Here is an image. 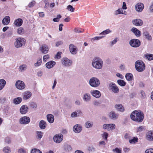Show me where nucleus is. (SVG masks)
Masks as SVG:
<instances>
[{"mask_svg":"<svg viewBox=\"0 0 153 153\" xmlns=\"http://www.w3.org/2000/svg\"><path fill=\"white\" fill-rule=\"evenodd\" d=\"M130 117L133 120L137 122H141L143 120L144 114L140 110H135L131 114Z\"/></svg>","mask_w":153,"mask_h":153,"instance_id":"nucleus-1","label":"nucleus"},{"mask_svg":"<svg viewBox=\"0 0 153 153\" xmlns=\"http://www.w3.org/2000/svg\"><path fill=\"white\" fill-rule=\"evenodd\" d=\"M91 65L96 69H101L103 67V61L99 57H94L92 60Z\"/></svg>","mask_w":153,"mask_h":153,"instance_id":"nucleus-2","label":"nucleus"},{"mask_svg":"<svg viewBox=\"0 0 153 153\" xmlns=\"http://www.w3.org/2000/svg\"><path fill=\"white\" fill-rule=\"evenodd\" d=\"M135 66L136 70L139 72H142L145 69V65L141 60L136 61L135 63Z\"/></svg>","mask_w":153,"mask_h":153,"instance_id":"nucleus-3","label":"nucleus"},{"mask_svg":"<svg viewBox=\"0 0 153 153\" xmlns=\"http://www.w3.org/2000/svg\"><path fill=\"white\" fill-rule=\"evenodd\" d=\"M89 85L92 87L97 88L99 87L100 84L99 79L96 77H91L89 81Z\"/></svg>","mask_w":153,"mask_h":153,"instance_id":"nucleus-4","label":"nucleus"},{"mask_svg":"<svg viewBox=\"0 0 153 153\" xmlns=\"http://www.w3.org/2000/svg\"><path fill=\"white\" fill-rule=\"evenodd\" d=\"M25 40L23 38H19L15 40L14 42V46L15 47L19 48L25 45Z\"/></svg>","mask_w":153,"mask_h":153,"instance_id":"nucleus-5","label":"nucleus"},{"mask_svg":"<svg viewBox=\"0 0 153 153\" xmlns=\"http://www.w3.org/2000/svg\"><path fill=\"white\" fill-rule=\"evenodd\" d=\"M108 88L114 93H117L119 92V89L115 83L110 82L108 85Z\"/></svg>","mask_w":153,"mask_h":153,"instance_id":"nucleus-6","label":"nucleus"},{"mask_svg":"<svg viewBox=\"0 0 153 153\" xmlns=\"http://www.w3.org/2000/svg\"><path fill=\"white\" fill-rule=\"evenodd\" d=\"M130 45L133 48H137L140 45V42L138 39H133L131 40L129 42Z\"/></svg>","mask_w":153,"mask_h":153,"instance_id":"nucleus-7","label":"nucleus"},{"mask_svg":"<svg viewBox=\"0 0 153 153\" xmlns=\"http://www.w3.org/2000/svg\"><path fill=\"white\" fill-rule=\"evenodd\" d=\"M72 60L69 59L67 58H63L62 59V64L64 67H70L72 65Z\"/></svg>","mask_w":153,"mask_h":153,"instance_id":"nucleus-8","label":"nucleus"},{"mask_svg":"<svg viewBox=\"0 0 153 153\" xmlns=\"http://www.w3.org/2000/svg\"><path fill=\"white\" fill-rule=\"evenodd\" d=\"M15 86L17 89L19 90H22L25 88L26 86L23 81L18 80L15 83Z\"/></svg>","mask_w":153,"mask_h":153,"instance_id":"nucleus-9","label":"nucleus"},{"mask_svg":"<svg viewBox=\"0 0 153 153\" xmlns=\"http://www.w3.org/2000/svg\"><path fill=\"white\" fill-rule=\"evenodd\" d=\"M30 120V117L27 116H24L21 117L19 120V123L21 124L26 125L29 123Z\"/></svg>","mask_w":153,"mask_h":153,"instance_id":"nucleus-10","label":"nucleus"},{"mask_svg":"<svg viewBox=\"0 0 153 153\" xmlns=\"http://www.w3.org/2000/svg\"><path fill=\"white\" fill-rule=\"evenodd\" d=\"M63 139V136L62 134H56L53 137L54 141L57 143H60Z\"/></svg>","mask_w":153,"mask_h":153,"instance_id":"nucleus-11","label":"nucleus"},{"mask_svg":"<svg viewBox=\"0 0 153 153\" xmlns=\"http://www.w3.org/2000/svg\"><path fill=\"white\" fill-rule=\"evenodd\" d=\"M32 95V93L30 91H26L23 93L22 97L24 100H27L31 97Z\"/></svg>","mask_w":153,"mask_h":153,"instance_id":"nucleus-12","label":"nucleus"},{"mask_svg":"<svg viewBox=\"0 0 153 153\" xmlns=\"http://www.w3.org/2000/svg\"><path fill=\"white\" fill-rule=\"evenodd\" d=\"M109 118L111 120H116L118 119L119 114L116 113L114 111H112L110 112L109 114Z\"/></svg>","mask_w":153,"mask_h":153,"instance_id":"nucleus-13","label":"nucleus"},{"mask_svg":"<svg viewBox=\"0 0 153 153\" xmlns=\"http://www.w3.org/2000/svg\"><path fill=\"white\" fill-rule=\"evenodd\" d=\"M144 7V4L141 3H139L135 6V9L136 11L139 12H141Z\"/></svg>","mask_w":153,"mask_h":153,"instance_id":"nucleus-14","label":"nucleus"},{"mask_svg":"<svg viewBox=\"0 0 153 153\" xmlns=\"http://www.w3.org/2000/svg\"><path fill=\"white\" fill-rule=\"evenodd\" d=\"M90 93L92 96L97 98H99L101 95L100 92L97 90H91L90 91Z\"/></svg>","mask_w":153,"mask_h":153,"instance_id":"nucleus-15","label":"nucleus"},{"mask_svg":"<svg viewBox=\"0 0 153 153\" xmlns=\"http://www.w3.org/2000/svg\"><path fill=\"white\" fill-rule=\"evenodd\" d=\"M132 24L134 25L140 26L143 25V21L140 19H134L132 21Z\"/></svg>","mask_w":153,"mask_h":153,"instance_id":"nucleus-16","label":"nucleus"},{"mask_svg":"<svg viewBox=\"0 0 153 153\" xmlns=\"http://www.w3.org/2000/svg\"><path fill=\"white\" fill-rule=\"evenodd\" d=\"M82 112L81 110H77L72 112L71 114V117L72 118H75L79 117V115H82Z\"/></svg>","mask_w":153,"mask_h":153,"instance_id":"nucleus-17","label":"nucleus"},{"mask_svg":"<svg viewBox=\"0 0 153 153\" xmlns=\"http://www.w3.org/2000/svg\"><path fill=\"white\" fill-rule=\"evenodd\" d=\"M74 131L76 133H78L82 130V126L80 124H76L73 127Z\"/></svg>","mask_w":153,"mask_h":153,"instance_id":"nucleus-18","label":"nucleus"},{"mask_svg":"<svg viewBox=\"0 0 153 153\" xmlns=\"http://www.w3.org/2000/svg\"><path fill=\"white\" fill-rule=\"evenodd\" d=\"M28 107L27 105H22L20 109V113L22 114H25L28 112Z\"/></svg>","mask_w":153,"mask_h":153,"instance_id":"nucleus-19","label":"nucleus"},{"mask_svg":"<svg viewBox=\"0 0 153 153\" xmlns=\"http://www.w3.org/2000/svg\"><path fill=\"white\" fill-rule=\"evenodd\" d=\"M49 48L47 45L44 44L42 45L40 48V50L42 53L45 54L48 53Z\"/></svg>","mask_w":153,"mask_h":153,"instance_id":"nucleus-20","label":"nucleus"},{"mask_svg":"<svg viewBox=\"0 0 153 153\" xmlns=\"http://www.w3.org/2000/svg\"><path fill=\"white\" fill-rule=\"evenodd\" d=\"M69 48L70 51L72 54H75L76 53L77 51V48L76 46L71 44L69 45Z\"/></svg>","mask_w":153,"mask_h":153,"instance_id":"nucleus-21","label":"nucleus"},{"mask_svg":"<svg viewBox=\"0 0 153 153\" xmlns=\"http://www.w3.org/2000/svg\"><path fill=\"white\" fill-rule=\"evenodd\" d=\"M131 31L137 37H140L141 35V31L135 27L132 28L131 29Z\"/></svg>","mask_w":153,"mask_h":153,"instance_id":"nucleus-22","label":"nucleus"},{"mask_svg":"<svg viewBox=\"0 0 153 153\" xmlns=\"http://www.w3.org/2000/svg\"><path fill=\"white\" fill-rule=\"evenodd\" d=\"M82 98L85 102H88L90 100L91 97L89 93H86L83 94Z\"/></svg>","mask_w":153,"mask_h":153,"instance_id":"nucleus-23","label":"nucleus"},{"mask_svg":"<svg viewBox=\"0 0 153 153\" xmlns=\"http://www.w3.org/2000/svg\"><path fill=\"white\" fill-rule=\"evenodd\" d=\"M146 138L149 141H153V131H149L147 133Z\"/></svg>","mask_w":153,"mask_h":153,"instance_id":"nucleus-24","label":"nucleus"},{"mask_svg":"<svg viewBox=\"0 0 153 153\" xmlns=\"http://www.w3.org/2000/svg\"><path fill=\"white\" fill-rule=\"evenodd\" d=\"M115 107L116 110L120 112H123L125 111V109L122 104H116L115 106Z\"/></svg>","mask_w":153,"mask_h":153,"instance_id":"nucleus-25","label":"nucleus"},{"mask_svg":"<svg viewBox=\"0 0 153 153\" xmlns=\"http://www.w3.org/2000/svg\"><path fill=\"white\" fill-rule=\"evenodd\" d=\"M10 18L9 16H6L2 20V23L4 25H7L10 23Z\"/></svg>","mask_w":153,"mask_h":153,"instance_id":"nucleus-26","label":"nucleus"},{"mask_svg":"<svg viewBox=\"0 0 153 153\" xmlns=\"http://www.w3.org/2000/svg\"><path fill=\"white\" fill-rule=\"evenodd\" d=\"M27 68V67L26 64H22L19 66L18 70L19 72H22L26 70Z\"/></svg>","mask_w":153,"mask_h":153,"instance_id":"nucleus-27","label":"nucleus"},{"mask_svg":"<svg viewBox=\"0 0 153 153\" xmlns=\"http://www.w3.org/2000/svg\"><path fill=\"white\" fill-rule=\"evenodd\" d=\"M47 118L48 121L50 123H52L53 122L54 120V117L52 114H49L47 115Z\"/></svg>","mask_w":153,"mask_h":153,"instance_id":"nucleus-28","label":"nucleus"},{"mask_svg":"<svg viewBox=\"0 0 153 153\" xmlns=\"http://www.w3.org/2000/svg\"><path fill=\"white\" fill-rule=\"evenodd\" d=\"M56 62L54 61H50L46 64V67L50 69L52 68L56 64Z\"/></svg>","mask_w":153,"mask_h":153,"instance_id":"nucleus-29","label":"nucleus"},{"mask_svg":"<svg viewBox=\"0 0 153 153\" xmlns=\"http://www.w3.org/2000/svg\"><path fill=\"white\" fill-rule=\"evenodd\" d=\"M47 124L46 122L43 120H41L39 123V127L42 129H45L46 126Z\"/></svg>","mask_w":153,"mask_h":153,"instance_id":"nucleus-30","label":"nucleus"},{"mask_svg":"<svg viewBox=\"0 0 153 153\" xmlns=\"http://www.w3.org/2000/svg\"><path fill=\"white\" fill-rule=\"evenodd\" d=\"M144 58L149 61L153 60V54L150 53H146L144 55Z\"/></svg>","mask_w":153,"mask_h":153,"instance_id":"nucleus-31","label":"nucleus"},{"mask_svg":"<svg viewBox=\"0 0 153 153\" xmlns=\"http://www.w3.org/2000/svg\"><path fill=\"white\" fill-rule=\"evenodd\" d=\"M23 22V20L22 19L19 18L15 21L14 24L16 26H20L22 25Z\"/></svg>","mask_w":153,"mask_h":153,"instance_id":"nucleus-32","label":"nucleus"},{"mask_svg":"<svg viewBox=\"0 0 153 153\" xmlns=\"http://www.w3.org/2000/svg\"><path fill=\"white\" fill-rule=\"evenodd\" d=\"M143 34V36H145V38L148 40H151L152 39L151 36L147 31H144Z\"/></svg>","mask_w":153,"mask_h":153,"instance_id":"nucleus-33","label":"nucleus"},{"mask_svg":"<svg viewBox=\"0 0 153 153\" xmlns=\"http://www.w3.org/2000/svg\"><path fill=\"white\" fill-rule=\"evenodd\" d=\"M43 136V133L42 132L40 131H36V138L39 140H40Z\"/></svg>","mask_w":153,"mask_h":153,"instance_id":"nucleus-34","label":"nucleus"},{"mask_svg":"<svg viewBox=\"0 0 153 153\" xmlns=\"http://www.w3.org/2000/svg\"><path fill=\"white\" fill-rule=\"evenodd\" d=\"M6 84V81L3 79H0V91L2 90Z\"/></svg>","mask_w":153,"mask_h":153,"instance_id":"nucleus-35","label":"nucleus"},{"mask_svg":"<svg viewBox=\"0 0 153 153\" xmlns=\"http://www.w3.org/2000/svg\"><path fill=\"white\" fill-rule=\"evenodd\" d=\"M22 100V99L21 97H18L14 99L13 102L15 104H18L21 102Z\"/></svg>","mask_w":153,"mask_h":153,"instance_id":"nucleus-36","label":"nucleus"},{"mask_svg":"<svg viewBox=\"0 0 153 153\" xmlns=\"http://www.w3.org/2000/svg\"><path fill=\"white\" fill-rule=\"evenodd\" d=\"M93 123L92 122L88 121L85 124V127L87 128H89L92 127Z\"/></svg>","mask_w":153,"mask_h":153,"instance_id":"nucleus-37","label":"nucleus"},{"mask_svg":"<svg viewBox=\"0 0 153 153\" xmlns=\"http://www.w3.org/2000/svg\"><path fill=\"white\" fill-rule=\"evenodd\" d=\"M125 77L126 79L128 81H131L133 79V76L132 74L130 73H128L126 74Z\"/></svg>","mask_w":153,"mask_h":153,"instance_id":"nucleus-38","label":"nucleus"},{"mask_svg":"<svg viewBox=\"0 0 153 153\" xmlns=\"http://www.w3.org/2000/svg\"><path fill=\"white\" fill-rule=\"evenodd\" d=\"M117 83L120 86L123 87L126 85V82L124 80L121 79H118L117 80Z\"/></svg>","mask_w":153,"mask_h":153,"instance_id":"nucleus-39","label":"nucleus"},{"mask_svg":"<svg viewBox=\"0 0 153 153\" xmlns=\"http://www.w3.org/2000/svg\"><path fill=\"white\" fill-rule=\"evenodd\" d=\"M111 31L109 29H107L106 30L103 31L100 34V35H105L111 33Z\"/></svg>","mask_w":153,"mask_h":153,"instance_id":"nucleus-40","label":"nucleus"},{"mask_svg":"<svg viewBox=\"0 0 153 153\" xmlns=\"http://www.w3.org/2000/svg\"><path fill=\"white\" fill-rule=\"evenodd\" d=\"M18 33L20 35H22L25 33V30L22 27H20L17 30Z\"/></svg>","mask_w":153,"mask_h":153,"instance_id":"nucleus-41","label":"nucleus"},{"mask_svg":"<svg viewBox=\"0 0 153 153\" xmlns=\"http://www.w3.org/2000/svg\"><path fill=\"white\" fill-rule=\"evenodd\" d=\"M145 129V126H140L137 128L136 131L137 132H140L144 131Z\"/></svg>","mask_w":153,"mask_h":153,"instance_id":"nucleus-42","label":"nucleus"},{"mask_svg":"<svg viewBox=\"0 0 153 153\" xmlns=\"http://www.w3.org/2000/svg\"><path fill=\"white\" fill-rule=\"evenodd\" d=\"M138 138L137 137H134L132 139L129 140V142L131 144H134L137 142Z\"/></svg>","mask_w":153,"mask_h":153,"instance_id":"nucleus-43","label":"nucleus"},{"mask_svg":"<svg viewBox=\"0 0 153 153\" xmlns=\"http://www.w3.org/2000/svg\"><path fill=\"white\" fill-rule=\"evenodd\" d=\"M122 13H123V10L121 8H119L115 12V15L122 14Z\"/></svg>","mask_w":153,"mask_h":153,"instance_id":"nucleus-44","label":"nucleus"},{"mask_svg":"<svg viewBox=\"0 0 153 153\" xmlns=\"http://www.w3.org/2000/svg\"><path fill=\"white\" fill-rule=\"evenodd\" d=\"M3 151L5 153H10V150L8 146L4 147L3 149Z\"/></svg>","mask_w":153,"mask_h":153,"instance_id":"nucleus-45","label":"nucleus"},{"mask_svg":"<svg viewBox=\"0 0 153 153\" xmlns=\"http://www.w3.org/2000/svg\"><path fill=\"white\" fill-rule=\"evenodd\" d=\"M30 153H42L39 149H33L31 150Z\"/></svg>","mask_w":153,"mask_h":153,"instance_id":"nucleus-46","label":"nucleus"},{"mask_svg":"<svg viewBox=\"0 0 153 153\" xmlns=\"http://www.w3.org/2000/svg\"><path fill=\"white\" fill-rule=\"evenodd\" d=\"M42 60L41 58L39 59L37 62L34 64V66L35 67H38L41 65L42 63Z\"/></svg>","mask_w":153,"mask_h":153,"instance_id":"nucleus-47","label":"nucleus"},{"mask_svg":"<svg viewBox=\"0 0 153 153\" xmlns=\"http://www.w3.org/2000/svg\"><path fill=\"white\" fill-rule=\"evenodd\" d=\"M112 151L113 152L116 153H121L122 152L121 149L117 148H116L115 149H113Z\"/></svg>","mask_w":153,"mask_h":153,"instance_id":"nucleus-48","label":"nucleus"},{"mask_svg":"<svg viewBox=\"0 0 153 153\" xmlns=\"http://www.w3.org/2000/svg\"><path fill=\"white\" fill-rule=\"evenodd\" d=\"M108 135V133L106 132H104V133L102 134V136L104 140H107Z\"/></svg>","mask_w":153,"mask_h":153,"instance_id":"nucleus-49","label":"nucleus"},{"mask_svg":"<svg viewBox=\"0 0 153 153\" xmlns=\"http://www.w3.org/2000/svg\"><path fill=\"white\" fill-rule=\"evenodd\" d=\"M93 104L95 106H97L99 105L101 103L99 101L95 100L93 101Z\"/></svg>","mask_w":153,"mask_h":153,"instance_id":"nucleus-50","label":"nucleus"},{"mask_svg":"<svg viewBox=\"0 0 153 153\" xmlns=\"http://www.w3.org/2000/svg\"><path fill=\"white\" fill-rule=\"evenodd\" d=\"M69 11L71 12H74V8L73 7V6L71 5L68 6L67 8Z\"/></svg>","mask_w":153,"mask_h":153,"instance_id":"nucleus-51","label":"nucleus"},{"mask_svg":"<svg viewBox=\"0 0 153 153\" xmlns=\"http://www.w3.org/2000/svg\"><path fill=\"white\" fill-rule=\"evenodd\" d=\"M105 37L104 36H96L92 38L91 40L94 41L95 40H98L100 39Z\"/></svg>","mask_w":153,"mask_h":153,"instance_id":"nucleus-52","label":"nucleus"},{"mask_svg":"<svg viewBox=\"0 0 153 153\" xmlns=\"http://www.w3.org/2000/svg\"><path fill=\"white\" fill-rule=\"evenodd\" d=\"M71 147L69 145H66L65 146V149L66 151H70L71 150Z\"/></svg>","mask_w":153,"mask_h":153,"instance_id":"nucleus-53","label":"nucleus"},{"mask_svg":"<svg viewBox=\"0 0 153 153\" xmlns=\"http://www.w3.org/2000/svg\"><path fill=\"white\" fill-rule=\"evenodd\" d=\"M102 128L104 129H106L108 131H109V124H104L102 126Z\"/></svg>","mask_w":153,"mask_h":153,"instance_id":"nucleus-54","label":"nucleus"},{"mask_svg":"<svg viewBox=\"0 0 153 153\" xmlns=\"http://www.w3.org/2000/svg\"><path fill=\"white\" fill-rule=\"evenodd\" d=\"M30 107L33 108H36L37 106V104L34 102H32L30 104Z\"/></svg>","mask_w":153,"mask_h":153,"instance_id":"nucleus-55","label":"nucleus"},{"mask_svg":"<svg viewBox=\"0 0 153 153\" xmlns=\"http://www.w3.org/2000/svg\"><path fill=\"white\" fill-rule=\"evenodd\" d=\"M110 130H113L115 128V126L114 124H109Z\"/></svg>","mask_w":153,"mask_h":153,"instance_id":"nucleus-56","label":"nucleus"},{"mask_svg":"<svg viewBox=\"0 0 153 153\" xmlns=\"http://www.w3.org/2000/svg\"><path fill=\"white\" fill-rule=\"evenodd\" d=\"M61 54H62L61 52H58L56 54V56H55V58L58 59H60L61 57Z\"/></svg>","mask_w":153,"mask_h":153,"instance_id":"nucleus-57","label":"nucleus"},{"mask_svg":"<svg viewBox=\"0 0 153 153\" xmlns=\"http://www.w3.org/2000/svg\"><path fill=\"white\" fill-rule=\"evenodd\" d=\"M50 58L49 55L48 54H47L44 55L43 57V60L44 62H46L47 60Z\"/></svg>","mask_w":153,"mask_h":153,"instance_id":"nucleus-58","label":"nucleus"},{"mask_svg":"<svg viewBox=\"0 0 153 153\" xmlns=\"http://www.w3.org/2000/svg\"><path fill=\"white\" fill-rule=\"evenodd\" d=\"M19 153H26V150L23 148H21L18 151Z\"/></svg>","mask_w":153,"mask_h":153,"instance_id":"nucleus-59","label":"nucleus"},{"mask_svg":"<svg viewBox=\"0 0 153 153\" xmlns=\"http://www.w3.org/2000/svg\"><path fill=\"white\" fill-rule=\"evenodd\" d=\"M6 100V98L4 97H1L0 98V103H4Z\"/></svg>","mask_w":153,"mask_h":153,"instance_id":"nucleus-60","label":"nucleus"},{"mask_svg":"<svg viewBox=\"0 0 153 153\" xmlns=\"http://www.w3.org/2000/svg\"><path fill=\"white\" fill-rule=\"evenodd\" d=\"M35 3L36 2L35 1H32L29 4L28 7H32L35 4Z\"/></svg>","mask_w":153,"mask_h":153,"instance_id":"nucleus-61","label":"nucleus"},{"mask_svg":"<svg viewBox=\"0 0 153 153\" xmlns=\"http://www.w3.org/2000/svg\"><path fill=\"white\" fill-rule=\"evenodd\" d=\"M145 153H153V149H146Z\"/></svg>","mask_w":153,"mask_h":153,"instance_id":"nucleus-62","label":"nucleus"},{"mask_svg":"<svg viewBox=\"0 0 153 153\" xmlns=\"http://www.w3.org/2000/svg\"><path fill=\"white\" fill-rule=\"evenodd\" d=\"M117 42V39L115 38L114 40L111 41V45L112 46L114 44H116Z\"/></svg>","mask_w":153,"mask_h":153,"instance_id":"nucleus-63","label":"nucleus"},{"mask_svg":"<svg viewBox=\"0 0 153 153\" xmlns=\"http://www.w3.org/2000/svg\"><path fill=\"white\" fill-rule=\"evenodd\" d=\"M5 142L7 144H9L10 143V139L9 137H6L5 139Z\"/></svg>","mask_w":153,"mask_h":153,"instance_id":"nucleus-64","label":"nucleus"}]
</instances>
